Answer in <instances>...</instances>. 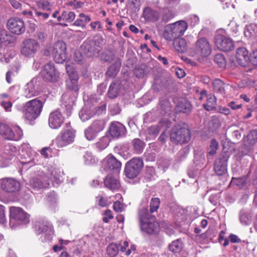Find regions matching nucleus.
<instances>
[{"label": "nucleus", "mask_w": 257, "mask_h": 257, "mask_svg": "<svg viewBox=\"0 0 257 257\" xmlns=\"http://www.w3.org/2000/svg\"><path fill=\"white\" fill-rule=\"evenodd\" d=\"M110 142V137L105 135L99 139V141L95 144V146L98 150L101 151L106 148L108 146Z\"/></svg>", "instance_id": "obj_38"}, {"label": "nucleus", "mask_w": 257, "mask_h": 257, "mask_svg": "<svg viewBox=\"0 0 257 257\" xmlns=\"http://www.w3.org/2000/svg\"><path fill=\"white\" fill-rule=\"evenodd\" d=\"M1 189L8 193L17 192L20 189V184L16 179L8 178L0 181Z\"/></svg>", "instance_id": "obj_18"}, {"label": "nucleus", "mask_w": 257, "mask_h": 257, "mask_svg": "<svg viewBox=\"0 0 257 257\" xmlns=\"http://www.w3.org/2000/svg\"><path fill=\"white\" fill-rule=\"evenodd\" d=\"M41 75L45 81L55 82L59 80L60 74L53 64L48 63L44 66Z\"/></svg>", "instance_id": "obj_12"}, {"label": "nucleus", "mask_w": 257, "mask_h": 257, "mask_svg": "<svg viewBox=\"0 0 257 257\" xmlns=\"http://www.w3.org/2000/svg\"><path fill=\"white\" fill-rule=\"evenodd\" d=\"M39 47L40 45L37 41L34 39H28L23 42L21 52L26 57H33Z\"/></svg>", "instance_id": "obj_15"}, {"label": "nucleus", "mask_w": 257, "mask_h": 257, "mask_svg": "<svg viewBox=\"0 0 257 257\" xmlns=\"http://www.w3.org/2000/svg\"><path fill=\"white\" fill-rule=\"evenodd\" d=\"M128 7L132 12L136 13L140 9V0H129Z\"/></svg>", "instance_id": "obj_48"}, {"label": "nucleus", "mask_w": 257, "mask_h": 257, "mask_svg": "<svg viewBox=\"0 0 257 257\" xmlns=\"http://www.w3.org/2000/svg\"><path fill=\"white\" fill-rule=\"evenodd\" d=\"M78 75H75L73 77H69V79L66 82V85L67 89L71 91L77 92L79 90L78 85Z\"/></svg>", "instance_id": "obj_35"}, {"label": "nucleus", "mask_w": 257, "mask_h": 257, "mask_svg": "<svg viewBox=\"0 0 257 257\" xmlns=\"http://www.w3.org/2000/svg\"><path fill=\"white\" fill-rule=\"evenodd\" d=\"M167 27L170 29L171 36L167 39L171 41L173 38L182 36L188 28V24L184 21H179L169 25Z\"/></svg>", "instance_id": "obj_14"}, {"label": "nucleus", "mask_w": 257, "mask_h": 257, "mask_svg": "<svg viewBox=\"0 0 257 257\" xmlns=\"http://www.w3.org/2000/svg\"><path fill=\"white\" fill-rule=\"evenodd\" d=\"M207 102L203 104L204 108L207 111H212L216 109L217 105L216 97L213 94H209L207 97Z\"/></svg>", "instance_id": "obj_31"}, {"label": "nucleus", "mask_w": 257, "mask_h": 257, "mask_svg": "<svg viewBox=\"0 0 257 257\" xmlns=\"http://www.w3.org/2000/svg\"><path fill=\"white\" fill-rule=\"evenodd\" d=\"M0 105L4 107L6 111H11V108L13 105V103L11 101L3 100L1 102Z\"/></svg>", "instance_id": "obj_62"}, {"label": "nucleus", "mask_w": 257, "mask_h": 257, "mask_svg": "<svg viewBox=\"0 0 257 257\" xmlns=\"http://www.w3.org/2000/svg\"><path fill=\"white\" fill-rule=\"evenodd\" d=\"M30 221L29 215L22 208L12 207L10 210V225L15 227L21 224H27Z\"/></svg>", "instance_id": "obj_4"}, {"label": "nucleus", "mask_w": 257, "mask_h": 257, "mask_svg": "<svg viewBox=\"0 0 257 257\" xmlns=\"http://www.w3.org/2000/svg\"><path fill=\"white\" fill-rule=\"evenodd\" d=\"M191 139L190 131L179 125L174 126L170 134V140L174 144H182L188 143Z\"/></svg>", "instance_id": "obj_5"}, {"label": "nucleus", "mask_w": 257, "mask_h": 257, "mask_svg": "<svg viewBox=\"0 0 257 257\" xmlns=\"http://www.w3.org/2000/svg\"><path fill=\"white\" fill-rule=\"evenodd\" d=\"M159 106L161 113L163 115L167 113L170 114L171 111L172 106L167 97L164 96L160 98Z\"/></svg>", "instance_id": "obj_28"}, {"label": "nucleus", "mask_w": 257, "mask_h": 257, "mask_svg": "<svg viewBox=\"0 0 257 257\" xmlns=\"http://www.w3.org/2000/svg\"><path fill=\"white\" fill-rule=\"evenodd\" d=\"M221 126V122L219 117L214 115L211 117L209 123V127L212 132L216 131Z\"/></svg>", "instance_id": "obj_39"}, {"label": "nucleus", "mask_w": 257, "mask_h": 257, "mask_svg": "<svg viewBox=\"0 0 257 257\" xmlns=\"http://www.w3.org/2000/svg\"><path fill=\"white\" fill-rule=\"evenodd\" d=\"M191 104L188 101L180 102L177 105L178 111L188 113L191 110Z\"/></svg>", "instance_id": "obj_44"}, {"label": "nucleus", "mask_w": 257, "mask_h": 257, "mask_svg": "<svg viewBox=\"0 0 257 257\" xmlns=\"http://www.w3.org/2000/svg\"><path fill=\"white\" fill-rule=\"evenodd\" d=\"M218 148V143L215 139H212L209 147L207 150V154L210 156H213Z\"/></svg>", "instance_id": "obj_46"}, {"label": "nucleus", "mask_w": 257, "mask_h": 257, "mask_svg": "<svg viewBox=\"0 0 257 257\" xmlns=\"http://www.w3.org/2000/svg\"><path fill=\"white\" fill-rule=\"evenodd\" d=\"M144 166L143 160L140 158H133L127 162L124 168V174L130 179L136 178Z\"/></svg>", "instance_id": "obj_6"}, {"label": "nucleus", "mask_w": 257, "mask_h": 257, "mask_svg": "<svg viewBox=\"0 0 257 257\" xmlns=\"http://www.w3.org/2000/svg\"><path fill=\"white\" fill-rule=\"evenodd\" d=\"M91 21L90 17L86 15L84 13H80L78 18L73 23V25L77 27H80L83 28H85L86 24Z\"/></svg>", "instance_id": "obj_33"}, {"label": "nucleus", "mask_w": 257, "mask_h": 257, "mask_svg": "<svg viewBox=\"0 0 257 257\" xmlns=\"http://www.w3.org/2000/svg\"><path fill=\"white\" fill-rule=\"evenodd\" d=\"M105 126V122L103 119L94 120L84 131L85 137L87 140H94L98 134L102 131Z\"/></svg>", "instance_id": "obj_8"}, {"label": "nucleus", "mask_w": 257, "mask_h": 257, "mask_svg": "<svg viewBox=\"0 0 257 257\" xmlns=\"http://www.w3.org/2000/svg\"><path fill=\"white\" fill-rule=\"evenodd\" d=\"M83 158L86 165L93 164L95 163V158L90 152H86L83 156Z\"/></svg>", "instance_id": "obj_54"}, {"label": "nucleus", "mask_w": 257, "mask_h": 257, "mask_svg": "<svg viewBox=\"0 0 257 257\" xmlns=\"http://www.w3.org/2000/svg\"><path fill=\"white\" fill-rule=\"evenodd\" d=\"M7 26L12 33L17 35H20L25 31L24 22L18 18H13L9 19Z\"/></svg>", "instance_id": "obj_21"}, {"label": "nucleus", "mask_w": 257, "mask_h": 257, "mask_svg": "<svg viewBox=\"0 0 257 257\" xmlns=\"http://www.w3.org/2000/svg\"><path fill=\"white\" fill-rule=\"evenodd\" d=\"M67 73L69 77H74L75 75H78L77 72L74 68L73 65L67 64L65 65Z\"/></svg>", "instance_id": "obj_56"}, {"label": "nucleus", "mask_w": 257, "mask_h": 257, "mask_svg": "<svg viewBox=\"0 0 257 257\" xmlns=\"http://www.w3.org/2000/svg\"><path fill=\"white\" fill-rule=\"evenodd\" d=\"M169 249L174 253L179 252L183 248V243L180 239L172 241L168 246Z\"/></svg>", "instance_id": "obj_37"}, {"label": "nucleus", "mask_w": 257, "mask_h": 257, "mask_svg": "<svg viewBox=\"0 0 257 257\" xmlns=\"http://www.w3.org/2000/svg\"><path fill=\"white\" fill-rule=\"evenodd\" d=\"M173 45L175 49L179 52L184 53L187 50V43L182 38H174Z\"/></svg>", "instance_id": "obj_32"}, {"label": "nucleus", "mask_w": 257, "mask_h": 257, "mask_svg": "<svg viewBox=\"0 0 257 257\" xmlns=\"http://www.w3.org/2000/svg\"><path fill=\"white\" fill-rule=\"evenodd\" d=\"M6 221L5 210L4 206L0 204V223H4Z\"/></svg>", "instance_id": "obj_63"}, {"label": "nucleus", "mask_w": 257, "mask_h": 257, "mask_svg": "<svg viewBox=\"0 0 257 257\" xmlns=\"http://www.w3.org/2000/svg\"><path fill=\"white\" fill-rule=\"evenodd\" d=\"M101 58L104 62L110 63L113 60L115 61L116 58H115L114 55L111 52L109 51L103 53Z\"/></svg>", "instance_id": "obj_53"}, {"label": "nucleus", "mask_w": 257, "mask_h": 257, "mask_svg": "<svg viewBox=\"0 0 257 257\" xmlns=\"http://www.w3.org/2000/svg\"><path fill=\"white\" fill-rule=\"evenodd\" d=\"M63 17L64 21L68 23L72 22L75 18V14L73 12L63 11Z\"/></svg>", "instance_id": "obj_52"}, {"label": "nucleus", "mask_w": 257, "mask_h": 257, "mask_svg": "<svg viewBox=\"0 0 257 257\" xmlns=\"http://www.w3.org/2000/svg\"><path fill=\"white\" fill-rule=\"evenodd\" d=\"M229 158V153L227 152H223L214 161L213 170L216 175L223 176L227 173V162Z\"/></svg>", "instance_id": "obj_7"}, {"label": "nucleus", "mask_w": 257, "mask_h": 257, "mask_svg": "<svg viewBox=\"0 0 257 257\" xmlns=\"http://www.w3.org/2000/svg\"><path fill=\"white\" fill-rule=\"evenodd\" d=\"M160 127L158 125H153L148 128V134L153 136H156L160 132Z\"/></svg>", "instance_id": "obj_61"}, {"label": "nucleus", "mask_w": 257, "mask_h": 257, "mask_svg": "<svg viewBox=\"0 0 257 257\" xmlns=\"http://www.w3.org/2000/svg\"><path fill=\"white\" fill-rule=\"evenodd\" d=\"M181 0H164L167 9L173 8L180 4Z\"/></svg>", "instance_id": "obj_59"}, {"label": "nucleus", "mask_w": 257, "mask_h": 257, "mask_svg": "<svg viewBox=\"0 0 257 257\" xmlns=\"http://www.w3.org/2000/svg\"><path fill=\"white\" fill-rule=\"evenodd\" d=\"M257 142V131L251 130L243 138V144L240 148L238 154L240 157L247 155L251 150L252 147Z\"/></svg>", "instance_id": "obj_10"}, {"label": "nucleus", "mask_w": 257, "mask_h": 257, "mask_svg": "<svg viewBox=\"0 0 257 257\" xmlns=\"http://www.w3.org/2000/svg\"><path fill=\"white\" fill-rule=\"evenodd\" d=\"M120 89V84L118 82H112L107 92L108 96L110 98H114L117 97Z\"/></svg>", "instance_id": "obj_36"}, {"label": "nucleus", "mask_w": 257, "mask_h": 257, "mask_svg": "<svg viewBox=\"0 0 257 257\" xmlns=\"http://www.w3.org/2000/svg\"><path fill=\"white\" fill-rule=\"evenodd\" d=\"M212 85L215 92L219 93L222 95L225 94V88L227 85L222 80L219 79L214 80L212 82Z\"/></svg>", "instance_id": "obj_34"}, {"label": "nucleus", "mask_w": 257, "mask_h": 257, "mask_svg": "<svg viewBox=\"0 0 257 257\" xmlns=\"http://www.w3.org/2000/svg\"><path fill=\"white\" fill-rule=\"evenodd\" d=\"M121 163L111 154L108 155L101 161V167L105 171L117 173L120 170Z\"/></svg>", "instance_id": "obj_16"}, {"label": "nucleus", "mask_w": 257, "mask_h": 257, "mask_svg": "<svg viewBox=\"0 0 257 257\" xmlns=\"http://www.w3.org/2000/svg\"><path fill=\"white\" fill-rule=\"evenodd\" d=\"M215 44L218 49L222 51L228 52L233 49L234 45L232 41L222 35H216Z\"/></svg>", "instance_id": "obj_19"}, {"label": "nucleus", "mask_w": 257, "mask_h": 257, "mask_svg": "<svg viewBox=\"0 0 257 257\" xmlns=\"http://www.w3.org/2000/svg\"><path fill=\"white\" fill-rule=\"evenodd\" d=\"M104 184L106 187L112 190L118 189L120 186L119 181L110 175L106 176Z\"/></svg>", "instance_id": "obj_29"}, {"label": "nucleus", "mask_w": 257, "mask_h": 257, "mask_svg": "<svg viewBox=\"0 0 257 257\" xmlns=\"http://www.w3.org/2000/svg\"><path fill=\"white\" fill-rule=\"evenodd\" d=\"M194 162L197 166H201L205 163L206 160L205 156L202 154L195 156Z\"/></svg>", "instance_id": "obj_58"}, {"label": "nucleus", "mask_w": 257, "mask_h": 257, "mask_svg": "<svg viewBox=\"0 0 257 257\" xmlns=\"http://www.w3.org/2000/svg\"><path fill=\"white\" fill-rule=\"evenodd\" d=\"M52 55L54 60L57 63H62L67 58L66 45L63 41H58L53 47Z\"/></svg>", "instance_id": "obj_13"}, {"label": "nucleus", "mask_w": 257, "mask_h": 257, "mask_svg": "<svg viewBox=\"0 0 257 257\" xmlns=\"http://www.w3.org/2000/svg\"><path fill=\"white\" fill-rule=\"evenodd\" d=\"M39 8L45 11H50V3L47 1H40L37 3Z\"/></svg>", "instance_id": "obj_60"}, {"label": "nucleus", "mask_w": 257, "mask_h": 257, "mask_svg": "<svg viewBox=\"0 0 257 257\" xmlns=\"http://www.w3.org/2000/svg\"><path fill=\"white\" fill-rule=\"evenodd\" d=\"M143 15L145 20L150 22H155L159 19V13L150 8L144 10Z\"/></svg>", "instance_id": "obj_27"}, {"label": "nucleus", "mask_w": 257, "mask_h": 257, "mask_svg": "<svg viewBox=\"0 0 257 257\" xmlns=\"http://www.w3.org/2000/svg\"><path fill=\"white\" fill-rule=\"evenodd\" d=\"M39 92L36 91L32 83H28L25 89L24 95L28 98L38 95Z\"/></svg>", "instance_id": "obj_40"}, {"label": "nucleus", "mask_w": 257, "mask_h": 257, "mask_svg": "<svg viewBox=\"0 0 257 257\" xmlns=\"http://www.w3.org/2000/svg\"><path fill=\"white\" fill-rule=\"evenodd\" d=\"M103 39L101 36L84 42L81 46L83 54L87 58L97 57L102 48Z\"/></svg>", "instance_id": "obj_2"}, {"label": "nucleus", "mask_w": 257, "mask_h": 257, "mask_svg": "<svg viewBox=\"0 0 257 257\" xmlns=\"http://www.w3.org/2000/svg\"><path fill=\"white\" fill-rule=\"evenodd\" d=\"M194 52V56L198 59L207 57L211 54V46L206 39L202 38L196 41Z\"/></svg>", "instance_id": "obj_11"}, {"label": "nucleus", "mask_w": 257, "mask_h": 257, "mask_svg": "<svg viewBox=\"0 0 257 257\" xmlns=\"http://www.w3.org/2000/svg\"><path fill=\"white\" fill-rule=\"evenodd\" d=\"M160 203V200L159 198H152L151 199L150 205V211H149L150 214L158 210Z\"/></svg>", "instance_id": "obj_45"}, {"label": "nucleus", "mask_w": 257, "mask_h": 257, "mask_svg": "<svg viewBox=\"0 0 257 257\" xmlns=\"http://www.w3.org/2000/svg\"><path fill=\"white\" fill-rule=\"evenodd\" d=\"M55 178L53 172L48 173L46 176L39 175L30 180L31 185L36 190L47 188L50 185L49 179Z\"/></svg>", "instance_id": "obj_17"}, {"label": "nucleus", "mask_w": 257, "mask_h": 257, "mask_svg": "<svg viewBox=\"0 0 257 257\" xmlns=\"http://www.w3.org/2000/svg\"><path fill=\"white\" fill-rule=\"evenodd\" d=\"M119 251V246L115 243H110L107 247L106 251L107 254L110 257L116 256Z\"/></svg>", "instance_id": "obj_43"}, {"label": "nucleus", "mask_w": 257, "mask_h": 257, "mask_svg": "<svg viewBox=\"0 0 257 257\" xmlns=\"http://www.w3.org/2000/svg\"><path fill=\"white\" fill-rule=\"evenodd\" d=\"M214 60L219 67L223 68L225 67L226 61L222 54H217L215 55Z\"/></svg>", "instance_id": "obj_51"}, {"label": "nucleus", "mask_w": 257, "mask_h": 257, "mask_svg": "<svg viewBox=\"0 0 257 257\" xmlns=\"http://www.w3.org/2000/svg\"><path fill=\"white\" fill-rule=\"evenodd\" d=\"M139 219L142 231L148 234H156L159 232V224L155 221V216L150 214L147 208L143 207L139 210Z\"/></svg>", "instance_id": "obj_1"}, {"label": "nucleus", "mask_w": 257, "mask_h": 257, "mask_svg": "<svg viewBox=\"0 0 257 257\" xmlns=\"http://www.w3.org/2000/svg\"><path fill=\"white\" fill-rule=\"evenodd\" d=\"M134 150L137 153L142 152L145 147V143L139 139H135L132 141Z\"/></svg>", "instance_id": "obj_41"}, {"label": "nucleus", "mask_w": 257, "mask_h": 257, "mask_svg": "<svg viewBox=\"0 0 257 257\" xmlns=\"http://www.w3.org/2000/svg\"><path fill=\"white\" fill-rule=\"evenodd\" d=\"M147 67L145 65H141L136 67L134 70V74L137 77H143L147 73Z\"/></svg>", "instance_id": "obj_49"}, {"label": "nucleus", "mask_w": 257, "mask_h": 257, "mask_svg": "<svg viewBox=\"0 0 257 257\" xmlns=\"http://www.w3.org/2000/svg\"><path fill=\"white\" fill-rule=\"evenodd\" d=\"M94 114V112H90L89 110H86L83 109L80 111L79 115L80 119L83 121H85L90 119Z\"/></svg>", "instance_id": "obj_50"}, {"label": "nucleus", "mask_w": 257, "mask_h": 257, "mask_svg": "<svg viewBox=\"0 0 257 257\" xmlns=\"http://www.w3.org/2000/svg\"><path fill=\"white\" fill-rule=\"evenodd\" d=\"M231 183L240 187H243L246 183V179L243 178H232Z\"/></svg>", "instance_id": "obj_55"}, {"label": "nucleus", "mask_w": 257, "mask_h": 257, "mask_svg": "<svg viewBox=\"0 0 257 257\" xmlns=\"http://www.w3.org/2000/svg\"><path fill=\"white\" fill-rule=\"evenodd\" d=\"M236 58L238 63L242 66H245L249 60L247 50L244 47L236 50Z\"/></svg>", "instance_id": "obj_25"}, {"label": "nucleus", "mask_w": 257, "mask_h": 257, "mask_svg": "<svg viewBox=\"0 0 257 257\" xmlns=\"http://www.w3.org/2000/svg\"><path fill=\"white\" fill-rule=\"evenodd\" d=\"M189 153V148L187 147H186L179 151L177 154V157L179 160H182L186 157Z\"/></svg>", "instance_id": "obj_57"}, {"label": "nucleus", "mask_w": 257, "mask_h": 257, "mask_svg": "<svg viewBox=\"0 0 257 257\" xmlns=\"http://www.w3.org/2000/svg\"><path fill=\"white\" fill-rule=\"evenodd\" d=\"M43 108V102L38 98L27 102L24 106V113L26 118L32 120L40 114Z\"/></svg>", "instance_id": "obj_3"}, {"label": "nucleus", "mask_w": 257, "mask_h": 257, "mask_svg": "<svg viewBox=\"0 0 257 257\" xmlns=\"http://www.w3.org/2000/svg\"><path fill=\"white\" fill-rule=\"evenodd\" d=\"M121 65V63L120 59L117 57L115 59L114 62L107 68V70L105 72L106 76L110 78L115 77L119 71Z\"/></svg>", "instance_id": "obj_26"}, {"label": "nucleus", "mask_w": 257, "mask_h": 257, "mask_svg": "<svg viewBox=\"0 0 257 257\" xmlns=\"http://www.w3.org/2000/svg\"><path fill=\"white\" fill-rule=\"evenodd\" d=\"M75 132L71 130L62 131L57 138V145L58 147H65L74 141Z\"/></svg>", "instance_id": "obj_20"}, {"label": "nucleus", "mask_w": 257, "mask_h": 257, "mask_svg": "<svg viewBox=\"0 0 257 257\" xmlns=\"http://www.w3.org/2000/svg\"><path fill=\"white\" fill-rule=\"evenodd\" d=\"M126 132L124 126L117 121H114L111 123L109 133L110 135L114 138H118L123 136Z\"/></svg>", "instance_id": "obj_24"}, {"label": "nucleus", "mask_w": 257, "mask_h": 257, "mask_svg": "<svg viewBox=\"0 0 257 257\" xmlns=\"http://www.w3.org/2000/svg\"><path fill=\"white\" fill-rule=\"evenodd\" d=\"M0 134L6 140L14 141L20 140L23 135L20 127L16 126L13 131L7 124L3 123H0Z\"/></svg>", "instance_id": "obj_9"}, {"label": "nucleus", "mask_w": 257, "mask_h": 257, "mask_svg": "<svg viewBox=\"0 0 257 257\" xmlns=\"http://www.w3.org/2000/svg\"><path fill=\"white\" fill-rule=\"evenodd\" d=\"M64 117L59 110L51 112L49 116L48 123L49 126L53 129L59 128L63 124Z\"/></svg>", "instance_id": "obj_22"}, {"label": "nucleus", "mask_w": 257, "mask_h": 257, "mask_svg": "<svg viewBox=\"0 0 257 257\" xmlns=\"http://www.w3.org/2000/svg\"><path fill=\"white\" fill-rule=\"evenodd\" d=\"M249 60L254 65L257 66V50L253 51Z\"/></svg>", "instance_id": "obj_64"}, {"label": "nucleus", "mask_w": 257, "mask_h": 257, "mask_svg": "<svg viewBox=\"0 0 257 257\" xmlns=\"http://www.w3.org/2000/svg\"><path fill=\"white\" fill-rule=\"evenodd\" d=\"M175 15L176 13L174 11L168 10L162 14L161 16V21L163 23H166L173 18Z\"/></svg>", "instance_id": "obj_47"}, {"label": "nucleus", "mask_w": 257, "mask_h": 257, "mask_svg": "<svg viewBox=\"0 0 257 257\" xmlns=\"http://www.w3.org/2000/svg\"><path fill=\"white\" fill-rule=\"evenodd\" d=\"M35 228L37 233L39 234L45 233L50 235L53 233L52 225L50 222L43 219H39L36 222Z\"/></svg>", "instance_id": "obj_23"}, {"label": "nucleus", "mask_w": 257, "mask_h": 257, "mask_svg": "<svg viewBox=\"0 0 257 257\" xmlns=\"http://www.w3.org/2000/svg\"><path fill=\"white\" fill-rule=\"evenodd\" d=\"M239 220L242 224L246 225L251 223V217L244 210H241L239 213Z\"/></svg>", "instance_id": "obj_42"}, {"label": "nucleus", "mask_w": 257, "mask_h": 257, "mask_svg": "<svg viewBox=\"0 0 257 257\" xmlns=\"http://www.w3.org/2000/svg\"><path fill=\"white\" fill-rule=\"evenodd\" d=\"M18 154L17 148L12 145L6 146L3 155V158L7 160H12Z\"/></svg>", "instance_id": "obj_30"}]
</instances>
